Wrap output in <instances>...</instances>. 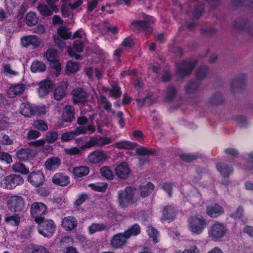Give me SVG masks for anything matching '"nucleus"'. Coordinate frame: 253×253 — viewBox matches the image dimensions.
Wrapping results in <instances>:
<instances>
[{
    "label": "nucleus",
    "mask_w": 253,
    "mask_h": 253,
    "mask_svg": "<svg viewBox=\"0 0 253 253\" xmlns=\"http://www.w3.org/2000/svg\"><path fill=\"white\" fill-rule=\"evenodd\" d=\"M246 74L241 73L232 81L231 90L233 92L236 89H242L247 84Z\"/></svg>",
    "instance_id": "18"
},
{
    "label": "nucleus",
    "mask_w": 253,
    "mask_h": 253,
    "mask_svg": "<svg viewBox=\"0 0 253 253\" xmlns=\"http://www.w3.org/2000/svg\"><path fill=\"white\" fill-rule=\"evenodd\" d=\"M21 43L23 47L33 49L40 46L41 41L37 36L29 35L22 37Z\"/></svg>",
    "instance_id": "10"
},
{
    "label": "nucleus",
    "mask_w": 253,
    "mask_h": 253,
    "mask_svg": "<svg viewBox=\"0 0 253 253\" xmlns=\"http://www.w3.org/2000/svg\"><path fill=\"white\" fill-rule=\"evenodd\" d=\"M106 227V224L104 223H92L88 227L89 231L90 234H93L97 231H101Z\"/></svg>",
    "instance_id": "52"
},
{
    "label": "nucleus",
    "mask_w": 253,
    "mask_h": 253,
    "mask_svg": "<svg viewBox=\"0 0 253 253\" xmlns=\"http://www.w3.org/2000/svg\"><path fill=\"white\" fill-rule=\"evenodd\" d=\"M167 88V92L165 97V100L167 102H170L176 95L177 90L175 87L173 86H168Z\"/></svg>",
    "instance_id": "49"
},
{
    "label": "nucleus",
    "mask_w": 253,
    "mask_h": 253,
    "mask_svg": "<svg viewBox=\"0 0 253 253\" xmlns=\"http://www.w3.org/2000/svg\"><path fill=\"white\" fill-rule=\"evenodd\" d=\"M77 219L73 216H68L64 217L61 222V226L66 231H71L77 226Z\"/></svg>",
    "instance_id": "22"
},
{
    "label": "nucleus",
    "mask_w": 253,
    "mask_h": 253,
    "mask_svg": "<svg viewBox=\"0 0 253 253\" xmlns=\"http://www.w3.org/2000/svg\"><path fill=\"white\" fill-rule=\"evenodd\" d=\"M52 182L56 185L64 187L68 185L70 181L68 175L62 172H57L52 176Z\"/></svg>",
    "instance_id": "20"
},
{
    "label": "nucleus",
    "mask_w": 253,
    "mask_h": 253,
    "mask_svg": "<svg viewBox=\"0 0 253 253\" xmlns=\"http://www.w3.org/2000/svg\"><path fill=\"white\" fill-rule=\"evenodd\" d=\"M27 181L36 187H40L45 181V175L40 170H34L29 173Z\"/></svg>",
    "instance_id": "9"
},
{
    "label": "nucleus",
    "mask_w": 253,
    "mask_h": 253,
    "mask_svg": "<svg viewBox=\"0 0 253 253\" xmlns=\"http://www.w3.org/2000/svg\"><path fill=\"white\" fill-rule=\"evenodd\" d=\"M8 210L13 212H20L23 211L25 207L24 199L20 196H10L7 201Z\"/></svg>",
    "instance_id": "6"
},
{
    "label": "nucleus",
    "mask_w": 253,
    "mask_h": 253,
    "mask_svg": "<svg viewBox=\"0 0 253 253\" xmlns=\"http://www.w3.org/2000/svg\"><path fill=\"white\" fill-rule=\"evenodd\" d=\"M73 48L77 52L81 53L84 50V43L82 41H75L73 44Z\"/></svg>",
    "instance_id": "61"
},
{
    "label": "nucleus",
    "mask_w": 253,
    "mask_h": 253,
    "mask_svg": "<svg viewBox=\"0 0 253 253\" xmlns=\"http://www.w3.org/2000/svg\"><path fill=\"white\" fill-rule=\"evenodd\" d=\"M12 169L14 171L24 175L29 173V168L26 167L23 164L20 163L14 164L12 166Z\"/></svg>",
    "instance_id": "42"
},
{
    "label": "nucleus",
    "mask_w": 253,
    "mask_h": 253,
    "mask_svg": "<svg viewBox=\"0 0 253 253\" xmlns=\"http://www.w3.org/2000/svg\"><path fill=\"white\" fill-rule=\"evenodd\" d=\"M73 101L75 104L84 103L87 99L86 92L82 87H78L72 90Z\"/></svg>",
    "instance_id": "15"
},
{
    "label": "nucleus",
    "mask_w": 253,
    "mask_h": 253,
    "mask_svg": "<svg viewBox=\"0 0 253 253\" xmlns=\"http://www.w3.org/2000/svg\"><path fill=\"white\" fill-rule=\"evenodd\" d=\"M46 65L41 61L36 60L34 61L30 67L31 71L32 73H41L46 70Z\"/></svg>",
    "instance_id": "34"
},
{
    "label": "nucleus",
    "mask_w": 253,
    "mask_h": 253,
    "mask_svg": "<svg viewBox=\"0 0 253 253\" xmlns=\"http://www.w3.org/2000/svg\"><path fill=\"white\" fill-rule=\"evenodd\" d=\"M204 11V4L196 5L194 9L193 16L196 19L199 18Z\"/></svg>",
    "instance_id": "58"
},
{
    "label": "nucleus",
    "mask_w": 253,
    "mask_h": 253,
    "mask_svg": "<svg viewBox=\"0 0 253 253\" xmlns=\"http://www.w3.org/2000/svg\"><path fill=\"white\" fill-rule=\"evenodd\" d=\"M89 199V195L86 192H82L78 194L76 196V199L73 202V207L77 209L80 207L86 201Z\"/></svg>",
    "instance_id": "32"
},
{
    "label": "nucleus",
    "mask_w": 253,
    "mask_h": 253,
    "mask_svg": "<svg viewBox=\"0 0 253 253\" xmlns=\"http://www.w3.org/2000/svg\"><path fill=\"white\" fill-rule=\"evenodd\" d=\"M207 225V219L202 215L192 216L188 220L189 229L193 235L201 234Z\"/></svg>",
    "instance_id": "2"
},
{
    "label": "nucleus",
    "mask_w": 253,
    "mask_h": 253,
    "mask_svg": "<svg viewBox=\"0 0 253 253\" xmlns=\"http://www.w3.org/2000/svg\"><path fill=\"white\" fill-rule=\"evenodd\" d=\"M140 196L142 198H144L149 196L154 189L155 186L151 182H148L145 185L139 186Z\"/></svg>",
    "instance_id": "30"
},
{
    "label": "nucleus",
    "mask_w": 253,
    "mask_h": 253,
    "mask_svg": "<svg viewBox=\"0 0 253 253\" xmlns=\"http://www.w3.org/2000/svg\"><path fill=\"white\" fill-rule=\"evenodd\" d=\"M75 112L74 107L70 105H66L61 116L62 121L66 123L72 122L75 118Z\"/></svg>",
    "instance_id": "25"
},
{
    "label": "nucleus",
    "mask_w": 253,
    "mask_h": 253,
    "mask_svg": "<svg viewBox=\"0 0 253 253\" xmlns=\"http://www.w3.org/2000/svg\"><path fill=\"white\" fill-rule=\"evenodd\" d=\"M76 136L73 130H70L63 133L60 137L62 142H68L72 140L75 138Z\"/></svg>",
    "instance_id": "55"
},
{
    "label": "nucleus",
    "mask_w": 253,
    "mask_h": 253,
    "mask_svg": "<svg viewBox=\"0 0 253 253\" xmlns=\"http://www.w3.org/2000/svg\"><path fill=\"white\" fill-rule=\"evenodd\" d=\"M66 67L67 71L72 74L77 72L80 70L79 64L71 61L67 62Z\"/></svg>",
    "instance_id": "54"
},
{
    "label": "nucleus",
    "mask_w": 253,
    "mask_h": 253,
    "mask_svg": "<svg viewBox=\"0 0 253 253\" xmlns=\"http://www.w3.org/2000/svg\"><path fill=\"white\" fill-rule=\"evenodd\" d=\"M32 253H49L48 249L41 245H34Z\"/></svg>",
    "instance_id": "64"
},
{
    "label": "nucleus",
    "mask_w": 253,
    "mask_h": 253,
    "mask_svg": "<svg viewBox=\"0 0 253 253\" xmlns=\"http://www.w3.org/2000/svg\"><path fill=\"white\" fill-rule=\"evenodd\" d=\"M20 112L24 116L31 117L36 113V109L29 103H22L20 106Z\"/></svg>",
    "instance_id": "26"
},
{
    "label": "nucleus",
    "mask_w": 253,
    "mask_h": 253,
    "mask_svg": "<svg viewBox=\"0 0 253 253\" xmlns=\"http://www.w3.org/2000/svg\"><path fill=\"white\" fill-rule=\"evenodd\" d=\"M38 225L39 233L45 237H52L56 229V225L52 219H45L44 218L41 221L37 222Z\"/></svg>",
    "instance_id": "5"
},
{
    "label": "nucleus",
    "mask_w": 253,
    "mask_h": 253,
    "mask_svg": "<svg viewBox=\"0 0 253 253\" xmlns=\"http://www.w3.org/2000/svg\"><path fill=\"white\" fill-rule=\"evenodd\" d=\"M132 27L138 32H142L145 35H149L153 31V28L150 26L147 21L135 20L131 23Z\"/></svg>",
    "instance_id": "13"
},
{
    "label": "nucleus",
    "mask_w": 253,
    "mask_h": 253,
    "mask_svg": "<svg viewBox=\"0 0 253 253\" xmlns=\"http://www.w3.org/2000/svg\"><path fill=\"white\" fill-rule=\"evenodd\" d=\"M216 167L217 170L224 177H228L234 171L233 167H229L227 164L224 163H217Z\"/></svg>",
    "instance_id": "27"
},
{
    "label": "nucleus",
    "mask_w": 253,
    "mask_h": 253,
    "mask_svg": "<svg viewBox=\"0 0 253 253\" xmlns=\"http://www.w3.org/2000/svg\"><path fill=\"white\" fill-rule=\"evenodd\" d=\"M100 103L101 104H104L103 108L105 110L107 111L111 110L112 108L111 103L108 100L107 97L104 95H101L100 97Z\"/></svg>",
    "instance_id": "62"
},
{
    "label": "nucleus",
    "mask_w": 253,
    "mask_h": 253,
    "mask_svg": "<svg viewBox=\"0 0 253 253\" xmlns=\"http://www.w3.org/2000/svg\"><path fill=\"white\" fill-rule=\"evenodd\" d=\"M201 84V83L199 81L190 80L185 86L186 94L191 95L196 93Z\"/></svg>",
    "instance_id": "28"
},
{
    "label": "nucleus",
    "mask_w": 253,
    "mask_h": 253,
    "mask_svg": "<svg viewBox=\"0 0 253 253\" xmlns=\"http://www.w3.org/2000/svg\"><path fill=\"white\" fill-rule=\"evenodd\" d=\"M209 68L207 66H203L197 69L195 72V77L198 80L204 79L207 74Z\"/></svg>",
    "instance_id": "46"
},
{
    "label": "nucleus",
    "mask_w": 253,
    "mask_h": 253,
    "mask_svg": "<svg viewBox=\"0 0 253 253\" xmlns=\"http://www.w3.org/2000/svg\"><path fill=\"white\" fill-rule=\"evenodd\" d=\"M4 220L5 223L10 225L17 226L20 223V217L18 214L14 213L12 215H6Z\"/></svg>",
    "instance_id": "37"
},
{
    "label": "nucleus",
    "mask_w": 253,
    "mask_h": 253,
    "mask_svg": "<svg viewBox=\"0 0 253 253\" xmlns=\"http://www.w3.org/2000/svg\"><path fill=\"white\" fill-rule=\"evenodd\" d=\"M94 146H97V137L91 136L89 140L86 142L85 144L82 145L81 148L82 150H85Z\"/></svg>",
    "instance_id": "56"
},
{
    "label": "nucleus",
    "mask_w": 253,
    "mask_h": 253,
    "mask_svg": "<svg viewBox=\"0 0 253 253\" xmlns=\"http://www.w3.org/2000/svg\"><path fill=\"white\" fill-rule=\"evenodd\" d=\"M127 238L124 233L114 235L110 240V246L114 250L123 248L127 243Z\"/></svg>",
    "instance_id": "11"
},
{
    "label": "nucleus",
    "mask_w": 253,
    "mask_h": 253,
    "mask_svg": "<svg viewBox=\"0 0 253 253\" xmlns=\"http://www.w3.org/2000/svg\"><path fill=\"white\" fill-rule=\"evenodd\" d=\"M130 173V169L126 163H121L115 168L116 175L120 179L127 178Z\"/></svg>",
    "instance_id": "21"
},
{
    "label": "nucleus",
    "mask_w": 253,
    "mask_h": 253,
    "mask_svg": "<svg viewBox=\"0 0 253 253\" xmlns=\"http://www.w3.org/2000/svg\"><path fill=\"white\" fill-rule=\"evenodd\" d=\"M53 82L50 80H44L41 81L39 84L38 92L40 97H43L51 92L53 88Z\"/></svg>",
    "instance_id": "16"
},
{
    "label": "nucleus",
    "mask_w": 253,
    "mask_h": 253,
    "mask_svg": "<svg viewBox=\"0 0 253 253\" xmlns=\"http://www.w3.org/2000/svg\"><path fill=\"white\" fill-rule=\"evenodd\" d=\"M66 89L63 86H57L54 91V98L55 100L59 101L63 98L66 95Z\"/></svg>",
    "instance_id": "44"
},
{
    "label": "nucleus",
    "mask_w": 253,
    "mask_h": 253,
    "mask_svg": "<svg viewBox=\"0 0 253 253\" xmlns=\"http://www.w3.org/2000/svg\"><path fill=\"white\" fill-rule=\"evenodd\" d=\"M59 134L56 131H48L45 135L44 140L46 142L51 144L54 142L58 138Z\"/></svg>",
    "instance_id": "43"
},
{
    "label": "nucleus",
    "mask_w": 253,
    "mask_h": 253,
    "mask_svg": "<svg viewBox=\"0 0 253 253\" xmlns=\"http://www.w3.org/2000/svg\"><path fill=\"white\" fill-rule=\"evenodd\" d=\"M233 28L239 31H247L250 36H253V22L249 24L248 21L243 19L241 21H235L233 25Z\"/></svg>",
    "instance_id": "19"
},
{
    "label": "nucleus",
    "mask_w": 253,
    "mask_h": 253,
    "mask_svg": "<svg viewBox=\"0 0 253 253\" xmlns=\"http://www.w3.org/2000/svg\"><path fill=\"white\" fill-rule=\"evenodd\" d=\"M197 63L198 61L196 59L185 60L180 62L176 63L175 67L176 75L181 78L189 75L191 74Z\"/></svg>",
    "instance_id": "4"
},
{
    "label": "nucleus",
    "mask_w": 253,
    "mask_h": 253,
    "mask_svg": "<svg viewBox=\"0 0 253 253\" xmlns=\"http://www.w3.org/2000/svg\"><path fill=\"white\" fill-rule=\"evenodd\" d=\"M138 192L137 188L134 186L126 187L124 190L118 191L117 202L122 209L127 208L130 205L136 203L138 199L135 195Z\"/></svg>",
    "instance_id": "1"
},
{
    "label": "nucleus",
    "mask_w": 253,
    "mask_h": 253,
    "mask_svg": "<svg viewBox=\"0 0 253 253\" xmlns=\"http://www.w3.org/2000/svg\"><path fill=\"white\" fill-rule=\"evenodd\" d=\"M137 146L136 143L131 142L129 141L123 140L115 143V146L119 149H132Z\"/></svg>",
    "instance_id": "35"
},
{
    "label": "nucleus",
    "mask_w": 253,
    "mask_h": 253,
    "mask_svg": "<svg viewBox=\"0 0 253 253\" xmlns=\"http://www.w3.org/2000/svg\"><path fill=\"white\" fill-rule=\"evenodd\" d=\"M24 179L22 176L16 174H10L5 177L1 181L0 185L7 189H12L17 186L22 184Z\"/></svg>",
    "instance_id": "8"
},
{
    "label": "nucleus",
    "mask_w": 253,
    "mask_h": 253,
    "mask_svg": "<svg viewBox=\"0 0 253 253\" xmlns=\"http://www.w3.org/2000/svg\"><path fill=\"white\" fill-rule=\"evenodd\" d=\"M146 232L150 238L152 239V241L154 244L158 242L157 235L158 231L151 225H148L146 227Z\"/></svg>",
    "instance_id": "47"
},
{
    "label": "nucleus",
    "mask_w": 253,
    "mask_h": 253,
    "mask_svg": "<svg viewBox=\"0 0 253 253\" xmlns=\"http://www.w3.org/2000/svg\"><path fill=\"white\" fill-rule=\"evenodd\" d=\"M58 34L62 39L66 40L71 38V33L65 27H61L58 29Z\"/></svg>",
    "instance_id": "50"
},
{
    "label": "nucleus",
    "mask_w": 253,
    "mask_h": 253,
    "mask_svg": "<svg viewBox=\"0 0 253 253\" xmlns=\"http://www.w3.org/2000/svg\"><path fill=\"white\" fill-rule=\"evenodd\" d=\"M0 160L5 162L7 164L12 162L11 156L8 153L0 151Z\"/></svg>",
    "instance_id": "63"
},
{
    "label": "nucleus",
    "mask_w": 253,
    "mask_h": 253,
    "mask_svg": "<svg viewBox=\"0 0 253 253\" xmlns=\"http://www.w3.org/2000/svg\"><path fill=\"white\" fill-rule=\"evenodd\" d=\"M225 212L224 208L217 203L211 204L206 208V213L212 218H217Z\"/></svg>",
    "instance_id": "14"
},
{
    "label": "nucleus",
    "mask_w": 253,
    "mask_h": 253,
    "mask_svg": "<svg viewBox=\"0 0 253 253\" xmlns=\"http://www.w3.org/2000/svg\"><path fill=\"white\" fill-rule=\"evenodd\" d=\"M216 32L217 29L213 27H203L201 29V34L205 36H211Z\"/></svg>",
    "instance_id": "60"
},
{
    "label": "nucleus",
    "mask_w": 253,
    "mask_h": 253,
    "mask_svg": "<svg viewBox=\"0 0 253 253\" xmlns=\"http://www.w3.org/2000/svg\"><path fill=\"white\" fill-rule=\"evenodd\" d=\"M25 89V86L23 84H12L7 89V95L9 98H14L17 95L22 94Z\"/></svg>",
    "instance_id": "24"
},
{
    "label": "nucleus",
    "mask_w": 253,
    "mask_h": 253,
    "mask_svg": "<svg viewBox=\"0 0 253 253\" xmlns=\"http://www.w3.org/2000/svg\"><path fill=\"white\" fill-rule=\"evenodd\" d=\"M227 231L226 224L216 221L210 226L208 237L213 241L218 242L226 234Z\"/></svg>",
    "instance_id": "3"
},
{
    "label": "nucleus",
    "mask_w": 253,
    "mask_h": 253,
    "mask_svg": "<svg viewBox=\"0 0 253 253\" xmlns=\"http://www.w3.org/2000/svg\"><path fill=\"white\" fill-rule=\"evenodd\" d=\"M141 232L140 226L137 223H135L129 227V228L125 231L124 233L127 239L131 236H136L138 235Z\"/></svg>",
    "instance_id": "33"
},
{
    "label": "nucleus",
    "mask_w": 253,
    "mask_h": 253,
    "mask_svg": "<svg viewBox=\"0 0 253 253\" xmlns=\"http://www.w3.org/2000/svg\"><path fill=\"white\" fill-rule=\"evenodd\" d=\"M179 157L185 162H191L197 159L199 156L196 154L183 153L180 155Z\"/></svg>",
    "instance_id": "57"
},
{
    "label": "nucleus",
    "mask_w": 253,
    "mask_h": 253,
    "mask_svg": "<svg viewBox=\"0 0 253 253\" xmlns=\"http://www.w3.org/2000/svg\"><path fill=\"white\" fill-rule=\"evenodd\" d=\"M44 56L46 57L48 62L58 58L57 50L52 48H48L44 54Z\"/></svg>",
    "instance_id": "40"
},
{
    "label": "nucleus",
    "mask_w": 253,
    "mask_h": 253,
    "mask_svg": "<svg viewBox=\"0 0 253 253\" xmlns=\"http://www.w3.org/2000/svg\"><path fill=\"white\" fill-rule=\"evenodd\" d=\"M89 187L95 191L104 192L107 190L108 184L107 183L97 182L89 184Z\"/></svg>",
    "instance_id": "41"
},
{
    "label": "nucleus",
    "mask_w": 253,
    "mask_h": 253,
    "mask_svg": "<svg viewBox=\"0 0 253 253\" xmlns=\"http://www.w3.org/2000/svg\"><path fill=\"white\" fill-rule=\"evenodd\" d=\"M38 18L35 12L30 11L26 16L25 22L28 26L36 25L38 23Z\"/></svg>",
    "instance_id": "38"
},
{
    "label": "nucleus",
    "mask_w": 253,
    "mask_h": 253,
    "mask_svg": "<svg viewBox=\"0 0 253 253\" xmlns=\"http://www.w3.org/2000/svg\"><path fill=\"white\" fill-rule=\"evenodd\" d=\"M97 147H101L107 144H109L112 142V139L107 137L100 136L97 137Z\"/></svg>",
    "instance_id": "59"
},
{
    "label": "nucleus",
    "mask_w": 253,
    "mask_h": 253,
    "mask_svg": "<svg viewBox=\"0 0 253 253\" xmlns=\"http://www.w3.org/2000/svg\"><path fill=\"white\" fill-rule=\"evenodd\" d=\"M89 169L87 166H79L73 168V173L76 177L81 178L88 174Z\"/></svg>",
    "instance_id": "31"
},
{
    "label": "nucleus",
    "mask_w": 253,
    "mask_h": 253,
    "mask_svg": "<svg viewBox=\"0 0 253 253\" xmlns=\"http://www.w3.org/2000/svg\"><path fill=\"white\" fill-rule=\"evenodd\" d=\"M136 153L139 156H154L156 154V151L155 149H149L146 147L141 146L136 149Z\"/></svg>",
    "instance_id": "39"
},
{
    "label": "nucleus",
    "mask_w": 253,
    "mask_h": 253,
    "mask_svg": "<svg viewBox=\"0 0 253 253\" xmlns=\"http://www.w3.org/2000/svg\"><path fill=\"white\" fill-rule=\"evenodd\" d=\"M107 159V156L103 150H96L91 152L87 157L89 162L93 164H98Z\"/></svg>",
    "instance_id": "17"
},
{
    "label": "nucleus",
    "mask_w": 253,
    "mask_h": 253,
    "mask_svg": "<svg viewBox=\"0 0 253 253\" xmlns=\"http://www.w3.org/2000/svg\"><path fill=\"white\" fill-rule=\"evenodd\" d=\"M37 9L40 13L43 16H51L53 14L52 10L45 4H39L37 7Z\"/></svg>",
    "instance_id": "48"
},
{
    "label": "nucleus",
    "mask_w": 253,
    "mask_h": 253,
    "mask_svg": "<svg viewBox=\"0 0 253 253\" xmlns=\"http://www.w3.org/2000/svg\"><path fill=\"white\" fill-rule=\"evenodd\" d=\"M61 165V159L58 157L52 156L48 158L44 163L45 169L49 171H54Z\"/></svg>",
    "instance_id": "23"
},
{
    "label": "nucleus",
    "mask_w": 253,
    "mask_h": 253,
    "mask_svg": "<svg viewBox=\"0 0 253 253\" xmlns=\"http://www.w3.org/2000/svg\"><path fill=\"white\" fill-rule=\"evenodd\" d=\"M47 209L45 205L42 203L35 202L32 204L30 212L36 222H39L44 218L43 216L47 212Z\"/></svg>",
    "instance_id": "7"
},
{
    "label": "nucleus",
    "mask_w": 253,
    "mask_h": 253,
    "mask_svg": "<svg viewBox=\"0 0 253 253\" xmlns=\"http://www.w3.org/2000/svg\"><path fill=\"white\" fill-rule=\"evenodd\" d=\"M110 95L115 99L119 98L121 97L122 92L121 88L118 84H114L112 86L109 90Z\"/></svg>",
    "instance_id": "51"
},
{
    "label": "nucleus",
    "mask_w": 253,
    "mask_h": 253,
    "mask_svg": "<svg viewBox=\"0 0 253 253\" xmlns=\"http://www.w3.org/2000/svg\"><path fill=\"white\" fill-rule=\"evenodd\" d=\"M100 172L101 175L108 180H112L114 175L110 168L107 166H104L100 168Z\"/></svg>",
    "instance_id": "45"
},
{
    "label": "nucleus",
    "mask_w": 253,
    "mask_h": 253,
    "mask_svg": "<svg viewBox=\"0 0 253 253\" xmlns=\"http://www.w3.org/2000/svg\"><path fill=\"white\" fill-rule=\"evenodd\" d=\"M176 208L173 205H167L163 208L162 211V215L161 220L171 222L175 219L176 215Z\"/></svg>",
    "instance_id": "12"
},
{
    "label": "nucleus",
    "mask_w": 253,
    "mask_h": 253,
    "mask_svg": "<svg viewBox=\"0 0 253 253\" xmlns=\"http://www.w3.org/2000/svg\"><path fill=\"white\" fill-rule=\"evenodd\" d=\"M49 65L51 68L55 70V75L58 77L61 73V64L58 59L49 62Z\"/></svg>",
    "instance_id": "53"
},
{
    "label": "nucleus",
    "mask_w": 253,
    "mask_h": 253,
    "mask_svg": "<svg viewBox=\"0 0 253 253\" xmlns=\"http://www.w3.org/2000/svg\"><path fill=\"white\" fill-rule=\"evenodd\" d=\"M224 98L221 93L216 92L209 98V103L211 105H217L223 103Z\"/></svg>",
    "instance_id": "36"
},
{
    "label": "nucleus",
    "mask_w": 253,
    "mask_h": 253,
    "mask_svg": "<svg viewBox=\"0 0 253 253\" xmlns=\"http://www.w3.org/2000/svg\"><path fill=\"white\" fill-rule=\"evenodd\" d=\"M17 158L21 161H26L32 157V150L29 148H20L16 152Z\"/></svg>",
    "instance_id": "29"
}]
</instances>
